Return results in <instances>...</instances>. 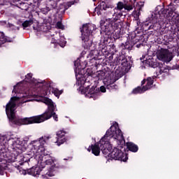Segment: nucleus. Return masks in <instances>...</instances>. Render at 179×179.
Here are the masks:
<instances>
[{
	"label": "nucleus",
	"instance_id": "nucleus-1",
	"mask_svg": "<svg viewBox=\"0 0 179 179\" xmlns=\"http://www.w3.org/2000/svg\"><path fill=\"white\" fill-rule=\"evenodd\" d=\"M16 97H11L9 102L6 106V115L12 124L14 125H29L30 124H40V122H44L47 120H50L51 117H53L55 121H58V115L55 113V110L45 111L41 115L33 116L31 117H17L15 113V110L16 108Z\"/></svg>",
	"mask_w": 179,
	"mask_h": 179
},
{
	"label": "nucleus",
	"instance_id": "nucleus-2",
	"mask_svg": "<svg viewBox=\"0 0 179 179\" xmlns=\"http://www.w3.org/2000/svg\"><path fill=\"white\" fill-rule=\"evenodd\" d=\"M114 138L117 141H121L125 143V138L122 131L118 127V123L116 125L111 126L107 131L104 136H103L99 141L101 150L103 155H108L111 157V150H113V145L110 143V138Z\"/></svg>",
	"mask_w": 179,
	"mask_h": 179
},
{
	"label": "nucleus",
	"instance_id": "nucleus-3",
	"mask_svg": "<svg viewBox=\"0 0 179 179\" xmlns=\"http://www.w3.org/2000/svg\"><path fill=\"white\" fill-rule=\"evenodd\" d=\"M94 30V25L92 24H84L80 28L81 40L83 41V45L86 50H90V55H94V54H99L97 50L92 48L93 42L90 40L92 34Z\"/></svg>",
	"mask_w": 179,
	"mask_h": 179
},
{
	"label": "nucleus",
	"instance_id": "nucleus-4",
	"mask_svg": "<svg viewBox=\"0 0 179 179\" xmlns=\"http://www.w3.org/2000/svg\"><path fill=\"white\" fill-rule=\"evenodd\" d=\"M101 33H104L106 36H111L114 31L122 30L124 23L122 21L117 22L113 20V18L106 17L100 21Z\"/></svg>",
	"mask_w": 179,
	"mask_h": 179
},
{
	"label": "nucleus",
	"instance_id": "nucleus-5",
	"mask_svg": "<svg viewBox=\"0 0 179 179\" xmlns=\"http://www.w3.org/2000/svg\"><path fill=\"white\" fill-rule=\"evenodd\" d=\"M125 152V148L124 145H118L117 147H115L110 153L111 159L114 160H120V162H127L128 160V154Z\"/></svg>",
	"mask_w": 179,
	"mask_h": 179
},
{
	"label": "nucleus",
	"instance_id": "nucleus-6",
	"mask_svg": "<svg viewBox=\"0 0 179 179\" xmlns=\"http://www.w3.org/2000/svg\"><path fill=\"white\" fill-rule=\"evenodd\" d=\"M51 136H44L41 137L38 140H36L32 141V146L36 152L38 153L44 152L45 150V148H44V145L47 143V141L49 139H51Z\"/></svg>",
	"mask_w": 179,
	"mask_h": 179
},
{
	"label": "nucleus",
	"instance_id": "nucleus-7",
	"mask_svg": "<svg viewBox=\"0 0 179 179\" xmlns=\"http://www.w3.org/2000/svg\"><path fill=\"white\" fill-rule=\"evenodd\" d=\"M131 4L124 3L125 10H132L134 8L135 12L137 13L136 16L139 17L141 15V10H142V7L145 6V2L136 1V0H130Z\"/></svg>",
	"mask_w": 179,
	"mask_h": 179
},
{
	"label": "nucleus",
	"instance_id": "nucleus-8",
	"mask_svg": "<svg viewBox=\"0 0 179 179\" xmlns=\"http://www.w3.org/2000/svg\"><path fill=\"white\" fill-rule=\"evenodd\" d=\"M157 57L160 61H164L167 64L174 58V56L169 50L161 48L157 51Z\"/></svg>",
	"mask_w": 179,
	"mask_h": 179
},
{
	"label": "nucleus",
	"instance_id": "nucleus-9",
	"mask_svg": "<svg viewBox=\"0 0 179 179\" xmlns=\"http://www.w3.org/2000/svg\"><path fill=\"white\" fill-rule=\"evenodd\" d=\"M159 8L162 7L157 6V10H156L154 13H152V23H157V22H159V17H167V8H161L159 10Z\"/></svg>",
	"mask_w": 179,
	"mask_h": 179
},
{
	"label": "nucleus",
	"instance_id": "nucleus-10",
	"mask_svg": "<svg viewBox=\"0 0 179 179\" xmlns=\"http://www.w3.org/2000/svg\"><path fill=\"white\" fill-rule=\"evenodd\" d=\"M41 169L40 166H32L31 168L27 169H20V174L22 176H26V174H29V176H33V177H37V176H40V173H41Z\"/></svg>",
	"mask_w": 179,
	"mask_h": 179
},
{
	"label": "nucleus",
	"instance_id": "nucleus-11",
	"mask_svg": "<svg viewBox=\"0 0 179 179\" xmlns=\"http://www.w3.org/2000/svg\"><path fill=\"white\" fill-rule=\"evenodd\" d=\"M85 93H87V96H90V99H94L96 100L97 96L100 94V89L97 86H92L90 88L89 86L85 88Z\"/></svg>",
	"mask_w": 179,
	"mask_h": 179
},
{
	"label": "nucleus",
	"instance_id": "nucleus-12",
	"mask_svg": "<svg viewBox=\"0 0 179 179\" xmlns=\"http://www.w3.org/2000/svg\"><path fill=\"white\" fill-rule=\"evenodd\" d=\"M132 64H134L132 57L126 55L124 59H123V62H122L121 66L125 72H128V71L132 68Z\"/></svg>",
	"mask_w": 179,
	"mask_h": 179
},
{
	"label": "nucleus",
	"instance_id": "nucleus-13",
	"mask_svg": "<svg viewBox=\"0 0 179 179\" xmlns=\"http://www.w3.org/2000/svg\"><path fill=\"white\" fill-rule=\"evenodd\" d=\"M156 78V76L155 77H148L146 79H143L141 81V86H143V90H145V92H146L147 90H150V89H152V87H153V83H155V78ZM143 86V85H145Z\"/></svg>",
	"mask_w": 179,
	"mask_h": 179
},
{
	"label": "nucleus",
	"instance_id": "nucleus-14",
	"mask_svg": "<svg viewBox=\"0 0 179 179\" xmlns=\"http://www.w3.org/2000/svg\"><path fill=\"white\" fill-rule=\"evenodd\" d=\"M68 134V132L60 130L57 132V141L56 143L57 146H61V145L65 143L68 141V138L65 136V134Z\"/></svg>",
	"mask_w": 179,
	"mask_h": 179
},
{
	"label": "nucleus",
	"instance_id": "nucleus-15",
	"mask_svg": "<svg viewBox=\"0 0 179 179\" xmlns=\"http://www.w3.org/2000/svg\"><path fill=\"white\" fill-rule=\"evenodd\" d=\"M74 2L73 1H68L67 3H61L59 4L57 10V13H59L60 15H64L72 5H73Z\"/></svg>",
	"mask_w": 179,
	"mask_h": 179
},
{
	"label": "nucleus",
	"instance_id": "nucleus-16",
	"mask_svg": "<svg viewBox=\"0 0 179 179\" xmlns=\"http://www.w3.org/2000/svg\"><path fill=\"white\" fill-rule=\"evenodd\" d=\"M174 40V38H172L171 36H162V38H157V42L159 44H162L163 45H169V44H170L171 43H173Z\"/></svg>",
	"mask_w": 179,
	"mask_h": 179
},
{
	"label": "nucleus",
	"instance_id": "nucleus-17",
	"mask_svg": "<svg viewBox=\"0 0 179 179\" xmlns=\"http://www.w3.org/2000/svg\"><path fill=\"white\" fill-rule=\"evenodd\" d=\"M174 40V38H172L171 36H162V38H157V42L159 44H162L163 45H169V44H170L171 43H173Z\"/></svg>",
	"mask_w": 179,
	"mask_h": 179
},
{
	"label": "nucleus",
	"instance_id": "nucleus-18",
	"mask_svg": "<svg viewBox=\"0 0 179 179\" xmlns=\"http://www.w3.org/2000/svg\"><path fill=\"white\" fill-rule=\"evenodd\" d=\"M107 8H108L107 3H106L104 1H102L98 5L97 7L95 8L94 12L97 13L98 16H103V11L107 10Z\"/></svg>",
	"mask_w": 179,
	"mask_h": 179
},
{
	"label": "nucleus",
	"instance_id": "nucleus-19",
	"mask_svg": "<svg viewBox=\"0 0 179 179\" xmlns=\"http://www.w3.org/2000/svg\"><path fill=\"white\" fill-rule=\"evenodd\" d=\"M155 24H156V23H153V18L151 15V17L149 18L148 21L143 22L142 27L143 30L146 31L147 30H152V29H155Z\"/></svg>",
	"mask_w": 179,
	"mask_h": 179
},
{
	"label": "nucleus",
	"instance_id": "nucleus-20",
	"mask_svg": "<svg viewBox=\"0 0 179 179\" xmlns=\"http://www.w3.org/2000/svg\"><path fill=\"white\" fill-rule=\"evenodd\" d=\"M86 65H87V63H86V62H80V60L79 59H77L74 62V66L76 68V71H78V72H82L83 69H85Z\"/></svg>",
	"mask_w": 179,
	"mask_h": 179
},
{
	"label": "nucleus",
	"instance_id": "nucleus-21",
	"mask_svg": "<svg viewBox=\"0 0 179 179\" xmlns=\"http://www.w3.org/2000/svg\"><path fill=\"white\" fill-rule=\"evenodd\" d=\"M143 62L147 66H150L151 68H157V66H159V63L152 57L148 59L146 58V59L143 60Z\"/></svg>",
	"mask_w": 179,
	"mask_h": 179
},
{
	"label": "nucleus",
	"instance_id": "nucleus-22",
	"mask_svg": "<svg viewBox=\"0 0 179 179\" xmlns=\"http://www.w3.org/2000/svg\"><path fill=\"white\" fill-rule=\"evenodd\" d=\"M127 55L125 54H122L121 52L120 53L119 55H117L113 62V65H115V66H118L120 65H122L124 59H125V57ZM120 69V66L117 67Z\"/></svg>",
	"mask_w": 179,
	"mask_h": 179
},
{
	"label": "nucleus",
	"instance_id": "nucleus-23",
	"mask_svg": "<svg viewBox=\"0 0 179 179\" xmlns=\"http://www.w3.org/2000/svg\"><path fill=\"white\" fill-rule=\"evenodd\" d=\"M92 154L94 156H100V151L101 148L100 147V141L96 143L94 145H91Z\"/></svg>",
	"mask_w": 179,
	"mask_h": 179
},
{
	"label": "nucleus",
	"instance_id": "nucleus-24",
	"mask_svg": "<svg viewBox=\"0 0 179 179\" xmlns=\"http://www.w3.org/2000/svg\"><path fill=\"white\" fill-rule=\"evenodd\" d=\"M13 2L22 10H29V4L27 3L22 2L20 0H13Z\"/></svg>",
	"mask_w": 179,
	"mask_h": 179
},
{
	"label": "nucleus",
	"instance_id": "nucleus-25",
	"mask_svg": "<svg viewBox=\"0 0 179 179\" xmlns=\"http://www.w3.org/2000/svg\"><path fill=\"white\" fill-rule=\"evenodd\" d=\"M43 103L48 106V110L46 111H55V106H54V102L50 98H45L43 99Z\"/></svg>",
	"mask_w": 179,
	"mask_h": 179
},
{
	"label": "nucleus",
	"instance_id": "nucleus-26",
	"mask_svg": "<svg viewBox=\"0 0 179 179\" xmlns=\"http://www.w3.org/2000/svg\"><path fill=\"white\" fill-rule=\"evenodd\" d=\"M120 47L122 48L121 53L127 55V53L125 52V51H127V50L128 51H131L132 48H134V45L132 44L130 45L129 42H126L125 44L121 43Z\"/></svg>",
	"mask_w": 179,
	"mask_h": 179
},
{
	"label": "nucleus",
	"instance_id": "nucleus-27",
	"mask_svg": "<svg viewBox=\"0 0 179 179\" xmlns=\"http://www.w3.org/2000/svg\"><path fill=\"white\" fill-rule=\"evenodd\" d=\"M127 148L130 152H132L133 153H136L139 150V147L138 145L132 143V142H127L126 143Z\"/></svg>",
	"mask_w": 179,
	"mask_h": 179
},
{
	"label": "nucleus",
	"instance_id": "nucleus-28",
	"mask_svg": "<svg viewBox=\"0 0 179 179\" xmlns=\"http://www.w3.org/2000/svg\"><path fill=\"white\" fill-rule=\"evenodd\" d=\"M61 0H47V7L50 8V9H55L57 8L58 3Z\"/></svg>",
	"mask_w": 179,
	"mask_h": 179
},
{
	"label": "nucleus",
	"instance_id": "nucleus-29",
	"mask_svg": "<svg viewBox=\"0 0 179 179\" xmlns=\"http://www.w3.org/2000/svg\"><path fill=\"white\" fill-rule=\"evenodd\" d=\"M124 16V14L122 13V11L121 10H114V13L113 14V19L112 20L117 22V20H120L122 17Z\"/></svg>",
	"mask_w": 179,
	"mask_h": 179
},
{
	"label": "nucleus",
	"instance_id": "nucleus-30",
	"mask_svg": "<svg viewBox=\"0 0 179 179\" xmlns=\"http://www.w3.org/2000/svg\"><path fill=\"white\" fill-rule=\"evenodd\" d=\"M132 94H142V93H145V90L143 89V87H137L134 88L132 92Z\"/></svg>",
	"mask_w": 179,
	"mask_h": 179
},
{
	"label": "nucleus",
	"instance_id": "nucleus-31",
	"mask_svg": "<svg viewBox=\"0 0 179 179\" xmlns=\"http://www.w3.org/2000/svg\"><path fill=\"white\" fill-rule=\"evenodd\" d=\"M96 76L99 80H103V79H106V78H107V73L103 71H99L97 72Z\"/></svg>",
	"mask_w": 179,
	"mask_h": 179
},
{
	"label": "nucleus",
	"instance_id": "nucleus-32",
	"mask_svg": "<svg viewBox=\"0 0 179 179\" xmlns=\"http://www.w3.org/2000/svg\"><path fill=\"white\" fill-rule=\"evenodd\" d=\"M166 12H167L166 17H171L174 12H176V8L173 7H171V4H170L167 8Z\"/></svg>",
	"mask_w": 179,
	"mask_h": 179
},
{
	"label": "nucleus",
	"instance_id": "nucleus-33",
	"mask_svg": "<svg viewBox=\"0 0 179 179\" xmlns=\"http://www.w3.org/2000/svg\"><path fill=\"white\" fill-rule=\"evenodd\" d=\"M122 30H115L113 31V38L114 40H119V38H121V36L122 34H121Z\"/></svg>",
	"mask_w": 179,
	"mask_h": 179
},
{
	"label": "nucleus",
	"instance_id": "nucleus-34",
	"mask_svg": "<svg viewBox=\"0 0 179 179\" xmlns=\"http://www.w3.org/2000/svg\"><path fill=\"white\" fill-rule=\"evenodd\" d=\"M115 80L114 82L118 80V79H120V78H122V75H123V71H120V69H116V70L115 71Z\"/></svg>",
	"mask_w": 179,
	"mask_h": 179
},
{
	"label": "nucleus",
	"instance_id": "nucleus-35",
	"mask_svg": "<svg viewBox=\"0 0 179 179\" xmlns=\"http://www.w3.org/2000/svg\"><path fill=\"white\" fill-rule=\"evenodd\" d=\"M33 23L34 22L32 20H26L22 24V27H23L24 30H26L27 27H30Z\"/></svg>",
	"mask_w": 179,
	"mask_h": 179
},
{
	"label": "nucleus",
	"instance_id": "nucleus-36",
	"mask_svg": "<svg viewBox=\"0 0 179 179\" xmlns=\"http://www.w3.org/2000/svg\"><path fill=\"white\" fill-rule=\"evenodd\" d=\"M106 89L108 90H115L117 91L118 90V85H117L115 83H112L106 85Z\"/></svg>",
	"mask_w": 179,
	"mask_h": 179
},
{
	"label": "nucleus",
	"instance_id": "nucleus-37",
	"mask_svg": "<svg viewBox=\"0 0 179 179\" xmlns=\"http://www.w3.org/2000/svg\"><path fill=\"white\" fill-rule=\"evenodd\" d=\"M125 8V3H122V1H119L117 3V6L113 9V10H121L122 11L123 9Z\"/></svg>",
	"mask_w": 179,
	"mask_h": 179
},
{
	"label": "nucleus",
	"instance_id": "nucleus-38",
	"mask_svg": "<svg viewBox=\"0 0 179 179\" xmlns=\"http://www.w3.org/2000/svg\"><path fill=\"white\" fill-rule=\"evenodd\" d=\"M55 173V167H50L48 171L46 173V176L48 177H54Z\"/></svg>",
	"mask_w": 179,
	"mask_h": 179
},
{
	"label": "nucleus",
	"instance_id": "nucleus-39",
	"mask_svg": "<svg viewBox=\"0 0 179 179\" xmlns=\"http://www.w3.org/2000/svg\"><path fill=\"white\" fill-rule=\"evenodd\" d=\"M52 93L53 94H55V96L56 97H57L58 99H59V95L62 94V93H64V90H58V88H55L52 90Z\"/></svg>",
	"mask_w": 179,
	"mask_h": 179
},
{
	"label": "nucleus",
	"instance_id": "nucleus-40",
	"mask_svg": "<svg viewBox=\"0 0 179 179\" xmlns=\"http://www.w3.org/2000/svg\"><path fill=\"white\" fill-rule=\"evenodd\" d=\"M43 163H45L47 166H50V167H55V164L54 163V159L50 158L43 161Z\"/></svg>",
	"mask_w": 179,
	"mask_h": 179
},
{
	"label": "nucleus",
	"instance_id": "nucleus-41",
	"mask_svg": "<svg viewBox=\"0 0 179 179\" xmlns=\"http://www.w3.org/2000/svg\"><path fill=\"white\" fill-rule=\"evenodd\" d=\"M13 41V38H10V37H5L3 38V42L0 43V45H2V44H5V43H12Z\"/></svg>",
	"mask_w": 179,
	"mask_h": 179
},
{
	"label": "nucleus",
	"instance_id": "nucleus-42",
	"mask_svg": "<svg viewBox=\"0 0 179 179\" xmlns=\"http://www.w3.org/2000/svg\"><path fill=\"white\" fill-rule=\"evenodd\" d=\"M56 26L57 29H61L62 30H64V29H65V27H64V24H62V22L61 21L57 22Z\"/></svg>",
	"mask_w": 179,
	"mask_h": 179
},
{
	"label": "nucleus",
	"instance_id": "nucleus-43",
	"mask_svg": "<svg viewBox=\"0 0 179 179\" xmlns=\"http://www.w3.org/2000/svg\"><path fill=\"white\" fill-rule=\"evenodd\" d=\"M23 162L24 163H21L20 164L22 165V166H29V163H30V159H26L25 157H24L23 159Z\"/></svg>",
	"mask_w": 179,
	"mask_h": 179
},
{
	"label": "nucleus",
	"instance_id": "nucleus-44",
	"mask_svg": "<svg viewBox=\"0 0 179 179\" xmlns=\"http://www.w3.org/2000/svg\"><path fill=\"white\" fill-rule=\"evenodd\" d=\"M8 26H9V27H13V30H20V27H15L13 24L8 23Z\"/></svg>",
	"mask_w": 179,
	"mask_h": 179
},
{
	"label": "nucleus",
	"instance_id": "nucleus-45",
	"mask_svg": "<svg viewBox=\"0 0 179 179\" xmlns=\"http://www.w3.org/2000/svg\"><path fill=\"white\" fill-rule=\"evenodd\" d=\"M169 69H163V68H161L160 70H159V75H162V73H167Z\"/></svg>",
	"mask_w": 179,
	"mask_h": 179
},
{
	"label": "nucleus",
	"instance_id": "nucleus-46",
	"mask_svg": "<svg viewBox=\"0 0 179 179\" xmlns=\"http://www.w3.org/2000/svg\"><path fill=\"white\" fill-rule=\"evenodd\" d=\"M50 10H51V8H50V7L46 6L45 8H43V13L45 15H47V13H48V12H50Z\"/></svg>",
	"mask_w": 179,
	"mask_h": 179
},
{
	"label": "nucleus",
	"instance_id": "nucleus-47",
	"mask_svg": "<svg viewBox=\"0 0 179 179\" xmlns=\"http://www.w3.org/2000/svg\"><path fill=\"white\" fill-rule=\"evenodd\" d=\"M5 37V34L3 32H0V43H2L3 41V38ZM1 45H0L1 47Z\"/></svg>",
	"mask_w": 179,
	"mask_h": 179
},
{
	"label": "nucleus",
	"instance_id": "nucleus-48",
	"mask_svg": "<svg viewBox=\"0 0 179 179\" xmlns=\"http://www.w3.org/2000/svg\"><path fill=\"white\" fill-rule=\"evenodd\" d=\"M106 91H107V90H106V87H104V86H103V85L100 87V89H99V94H100V92H101V93H106Z\"/></svg>",
	"mask_w": 179,
	"mask_h": 179
},
{
	"label": "nucleus",
	"instance_id": "nucleus-49",
	"mask_svg": "<svg viewBox=\"0 0 179 179\" xmlns=\"http://www.w3.org/2000/svg\"><path fill=\"white\" fill-rule=\"evenodd\" d=\"M26 79H27L28 80H30L31 79V78H33V73H28L26 76H25Z\"/></svg>",
	"mask_w": 179,
	"mask_h": 179
},
{
	"label": "nucleus",
	"instance_id": "nucleus-50",
	"mask_svg": "<svg viewBox=\"0 0 179 179\" xmlns=\"http://www.w3.org/2000/svg\"><path fill=\"white\" fill-rule=\"evenodd\" d=\"M142 45H143V44H142V43H138V44L136 45V47L137 48H140V47L142 46Z\"/></svg>",
	"mask_w": 179,
	"mask_h": 179
},
{
	"label": "nucleus",
	"instance_id": "nucleus-51",
	"mask_svg": "<svg viewBox=\"0 0 179 179\" xmlns=\"http://www.w3.org/2000/svg\"><path fill=\"white\" fill-rule=\"evenodd\" d=\"M172 2H174V3H179V0H171Z\"/></svg>",
	"mask_w": 179,
	"mask_h": 179
},
{
	"label": "nucleus",
	"instance_id": "nucleus-52",
	"mask_svg": "<svg viewBox=\"0 0 179 179\" xmlns=\"http://www.w3.org/2000/svg\"><path fill=\"white\" fill-rule=\"evenodd\" d=\"M88 152H90L92 150V145H90L89 148L87 149Z\"/></svg>",
	"mask_w": 179,
	"mask_h": 179
},
{
	"label": "nucleus",
	"instance_id": "nucleus-53",
	"mask_svg": "<svg viewBox=\"0 0 179 179\" xmlns=\"http://www.w3.org/2000/svg\"><path fill=\"white\" fill-rule=\"evenodd\" d=\"M60 47H65V43H62V45H61V43H59Z\"/></svg>",
	"mask_w": 179,
	"mask_h": 179
},
{
	"label": "nucleus",
	"instance_id": "nucleus-54",
	"mask_svg": "<svg viewBox=\"0 0 179 179\" xmlns=\"http://www.w3.org/2000/svg\"><path fill=\"white\" fill-rule=\"evenodd\" d=\"M78 1H79V0H73V1H71V2H74V3H78Z\"/></svg>",
	"mask_w": 179,
	"mask_h": 179
},
{
	"label": "nucleus",
	"instance_id": "nucleus-55",
	"mask_svg": "<svg viewBox=\"0 0 179 179\" xmlns=\"http://www.w3.org/2000/svg\"><path fill=\"white\" fill-rule=\"evenodd\" d=\"M112 48L114 50V48H115V45H112Z\"/></svg>",
	"mask_w": 179,
	"mask_h": 179
},
{
	"label": "nucleus",
	"instance_id": "nucleus-56",
	"mask_svg": "<svg viewBox=\"0 0 179 179\" xmlns=\"http://www.w3.org/2000/svg\"><path fill=\"white\" fill-rule=\"evenodd\" d=\"M34 30H36V27H34Z\"/></svg>",
	"mask_w": 179,
	"mask_h": 179
},
{
	"label": "nucleus",
	"instance_id": "nucleus-57",
	"mask_svg": "<svg viewBox=\"0 0 179 179\" xmlns=\"http://www.w3.org/2000/svg\"><path fill=\"white\" fill-rule=\"evenodd\" d=\"M124 3H125V2H127V0H124Z\"/></svg>",
	"mask_w": 179,
	"mask_h": 179
},
{
	"label": "nucleus",
	"instance_id": "nucleus-58",
	"mask_svg": "<svg viewBox=\"0 0 179 179\" xmlns=\"http://www.w3.org/2000/svg\"><path fill=\"white\" fill-rule=\"evenodd\" d=\"M143 59H145V57L144 56H143Z\"/></svg>",
	"mask_w": 179,
	"mask_h": 179
},
{
	"label": "nucleus",
	"instance_id": "nucleus-59",
	"mask_svg": "<svg viewBox=\"0 0 179 179\" xmlns=\"http://www.w3.org/2000/svg\"><path fill=\"white\" fill-rule=\"evenodd\" d=\"M94 1V2H96V0H93Z\"/></svg>",
	"mask_w": 179,
	"mask_h": 179
},
{
	"label": "nucleus",
	"instance_id": "nucleus-60",
	"mask_svg": "<svg viewBox=\"0 0 179 179\" xmlns=\"http://www.w3.org/2000/svg\"><path fill=\"white\" fill-rule=\"evenodd\" d=\"M115 52H117V50H115Z\"/></svg>",
	"mask_w": 179,
	"mask_h": 179
},
{
	"label": "nucleus",
	"instance_id": "nucleus-61",
	"mask_svg": "<svg viewBox=\"0 0 179 179\" xmlns=\"http://www.w3.org/2000/svg\"><path fill=\"white\" fill-rule=\"evenodd\" d=\"M15 148H19V147H17V146H15Z\"/></svg>",
	"mask_w": 179,
	"mask_h": 179
},
{
	"label": "nucleus",
	"instance_id": "nucleus-62",
	"mask_svg": "<svg viewBox=\"0 0 179 179\" xmlns=\"http://www.w3.org/2000/svg\"><path fill=\"white\" fill-rule=\"evenodd\" d=\"M0 174H1V176H2V173H1V171H0Z\"/></svg>",
	"mask_w": 179,
	"mask_h": 179
},
{
	"label": "nucleus",
	"instance_id": "nucleus-63",
	"mask_svg": "<svg viewBox=\"0 0 179 179\" xmlns=\"http://www.w3.org/2000/svg\"><path fill=\"white\" fill-rule=\"evenodd\" d=\"M0 159H1V156H0Z\"/></svg>",
	"mask_w": 179,
	"mask_h": 179
}]
</instances>
